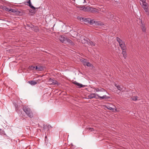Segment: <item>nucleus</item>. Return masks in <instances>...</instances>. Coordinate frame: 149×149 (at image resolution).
I'll return each mask as SVG.
<instances>
[{"mask_svg": "<svg viewBox=\"0 0 149 149\" xmlns=\"http://www.w3.org/2000/svg\"><path fill=\"white\" fill-rule=\"evenodd\" d=\"M106 108L110 110L111 111H113L114 110V109L110 106H106Z\"/></svg>", "mask_w": 149, "mask_h": 149, "instance_id": "obj_25", "label": "nucleus"}, {"mask_svg": "<svg viewBox=\"0 0 149 149\" xmlns=\"http://www.w3.org/2000/svg\"><path fill=\"white\" fill-rule=\"evenodd\" d=\"M1 130V129H0V131Z\"/></svg>", "mask_w": 149, "mask_h": 149, "instance_id": "obj_43", "label": "nucleus"}, {"mask_svg": "<svg viewBox=\"0 0 149 149\" xmlns=\"http://www.w3.org/2000/svg\"><path fill=\"white\" fill-rule=\"evenodd\" d=\"M52 83H52V85H55L57 84V85H59V84L58 83V82L56 80L53 79Z\"/></svg>", "mask_w": 149, "mask_h": 149, "instance_id": "obj_24", "label": "nucleus"}, {"mask_svg": "<svg viewBox=\"0 0 149 149\" xmlns=\"http://www.w3.org/2000/svg\"><path fill=\"white\" fill-rule=\"evenodd\" d=\"M73 84L77 85L79 88H81V87H84V86L82 84H80L77 82L76 81H74L73 82Z\"/></svg>", "mask_w": 149, "mask_h": 149, "instance_id": "obj_8", "label": "nucleus"}, {"mask_svg": "<svg viewBox=\"0 0 149 149\" xmlns=\"http://www.w3.org/2000/svg\"><path fill=\"white\" fill-rule=\"evenodd\" d=\"M106 91L105 89L104 88H97V92H105Z\"/></svg>", "mask_w": 149, "mask_h": 149, "instance_id": "obj_16", "label": "nucleus"}, {"mask_svg": "<svg viewBox=\"0 0 149 149\" xmlns=\"http://www.w3.org/2000/svg\"><path fill=\"white\" fill-rule=\"evenodd\" d=\"M75 1H76L78 4H80L82 3L83 1V3H84L85 2H86L85 0H74Z\"/></svg>", "mask_w": 149, "mask_h": 149, "instance_id": "obj_17", "label": "nucleus"}, {"mask_svg": "<svg viewBox=\"0 0 149 149\" xmlns=\"http://www.w3.org/2000/svg\"><path fill=\"white\" fill-rule=\"evenodd\" d=\"M27 3H29V6L30 8H31L33 10L35 9H36L32 5L31 3V2L30 0H29L28 1H27Z\"/></svg>", "mask_w": 149, "mask_h": 149, "instance_id": "obj_15", "label": "nucleus"}, {"mask_svg": "<svg viewBox=\"0 0 149 149\" xmlns=\"http://www.w3.org/2000/svg\"><path fill=\"white\" fill-rule=\"evenodd\" d=\"M112 15H111L110 18H112Z\"/></svg>", "mask_w": 149, "mask_h": 149, "instance_id": "obj_40", "label": "nucleus"}, {"mask_svg": "<svg viewBox=\"0 0 149 149\" xmlns=\"http://www.w3.org/2000/svg\"><path fill=\"white\" fill-rule=\"evenodd\" d=\"M141 28L143 32H145L146 31V28L145 26L142 23V21H141Z\"/></svg>", "mask_w": 149, "mask_h": 149, "instance_id": "obj_13", "label": "nucleus"}, {"mask_svg": "<svg viewBox=\"0 0 149 149\" xmlns=\"http://www.w3.org/2000/svg\"><path fill=\"white\" fill-rule=\"evenodd\" d=\"M89 8H90V7H85V6H84L83 8V10L84 11L89 12Z\"/></svg>", "mask_w": 149, "mask_h": 149, "instance_id": "obj_23", "label": "nucleus"}, {"mask_svg": "<svg viewBox=\"0 0 149 149\" xmlns=\"http://www.w3.org/2000/svg\"><path fill=\"white\" fill-rule=\"evenodd\" d=\"M77 18L81 22H84L86 24L89 23V21H90V19L89 18H85L82 17H78Z\"/></svg>", "mask_w": 149, "mask_h": 149, "instance_id": "obj_3", "label": "nucleus"}, {"mask_svg": "<svg viewBox=\"0 0 149 149\" xmlns=\"http://www.w3.org/2000/svg\"><path fill=\"white\" fill-rule=\"evenodd\" d=\"M14 105L15 108V109H16V108H19L18 105L14 103Z\"/></svg>", "mask_w": 149, "mask_h": 149, "instance_id": "obj_35", "label": "nucleus"}, {"mask_svg": "<svg viewBox=\"0 0 149 149\" xmlns=\"http://www.w3.org/2000/svg\"><path fill=\"white\" fill-rule=\"evenodd\" d=\"M89 45H91L92 46H95V44L92 41H90L89 40L88 41V43L87 44Z\"/></svg>", "mask_w": 149, "mask_h": 149, "instance_id": "obj_20", "label": "nucleus"}, {"mask_svg": "<svg viewBox=\"0 0 149 149\" xmlns=\"http://www.w3.org/2000/svg\"><path fill=\"white\" fill-rule=\"evenodd\" d=\"M65 43H66V44L68 43L69 44H70L71 45H74V43L73 42L72 40H71L70 39H69L67 38H66V41H65Z\"/></svg>", "mask_w": 149, "mask_h": 149, "instance_id": "obj_6", "label": "nucleus"}, {"mask_svg": "<svg viewBox=\"0 0 149 149\" xmlns=\"http://www.w3.org/2000/svg\"><path fill=\"white\" fill-rule=\"evenodd\" d=\"M113 105L112 104H111V106H112Z\"/></svg>", "mask_w": 149, "mask_h": 149, "instance_id": "obj_42", "label": "nucleus"}, {"mask_svg": "<svg viewBox=\"0 0 149 149\" xmlns=\"http://www.w3.org/2000/svg\"><path fill=\"white\" fill-rule=\"evenodd\" d=\"M4 9L6 11H8L9 12H10V8H8L5 7Z\"/></svg>", "mask_w": 149, "mask_h": 149, "instance_id": "obj_33", "label": "nucleus"}, {"mask_svg": "<svg viewBox=\"0 0 149 149\" xmlns=\"http://www.w3.org/2000/svg\"><path fill=\"white\" fill-rule=\"evenodd\" d=\"M29 83L31 85H34L37 84V82L36 81H29Z\"/></svg>", "mask_w": 149, "mask_h": 149, "instance_id": "obj_19", "label": "nucleus"}, {"mask_svg": "<svg viewBox=\"0 0 149 149\" xmlns=\"http://www.w3.org/2000/svg\"><path fill=\"white\" fill-rule=\"evenodd\" d=\"M89 12L93 13L94 12H97V9L94 8L90 7V8H89Z\"/></svg>", "mask_w": 149, "mask_h": 149, "instance_id": "obj_14", "label": "nucleus"}, {"mask_svg": "<svg viewBox=\"0 0 149 149\" xmlns=\"http://www.w3.org/2000/svg\"><path fill=\"white\" fill-rule=\"evenodd\" d=\"M15 110L19 114L21 115L22 114L21 109H19V108H16V109Z\"/></svg>", "mask_w": 149, "mask_h": 149, "instance_id": "obj_21", "label": "nucleus"}, {"mask_svg": "<svg viewBox=\"0 0 149 149\" xmlns=\"http://www.w3.org/2000/svg\"><path fill=\"white\" fill-rule=\"evenodd\" d=\"M116 39L117 41L118 42L119 45H120V44L124 43V42L123 41H122V40H121L118 37H116Z\"/></svg>", "mask_w": 149, "mask_h": 149, "instance_id": "obj_12", "label": "nucleus"}, {"mask_svg": "<svg viewBox=\"0 0 149 149\" xmlns=\"http://www.w3.org/2000/svg\"><path fill=\"white\" fill-rule=\"evenodd\" d=\"M87 129L91 132L93 131L94 130V129L93 128L91 127L88 128H87Z\"/></svg>", "mask_w": 149, "mask_h": 149, "instance_id": "obj_32", "label": "nucleus"}, {"mask_svg": "<svg viewBox=\"0 0 149 149\" xmlns=\"http://www.w3.org/2000/svg\"><path fill=\"white\" fill-rule=\"evenodd\" d=\"M137 98H138V97H134L133 99H132V100H134V101H136V100H137Z\"/></svg>", "mask_w": 149, "mask_h": 149, "instance_id": "obj_34", "label": "nucleus"}, {"mask_svg": "<svg viewBox=\"0 0 149 149\" xmlns=\"http://www.w3.org/2000/svg\"><path fill=\"white\" fill-rule=\"evenodd\" d=\"M97 94H95V93H91L88 95V97L89 99H92L93 98L97 99V98L96 97Z\"/></svg>", "mask_w": 149, "mask_h": 149, "instance_id": "obj_5", "label": "nucleus"}, {"mask_svg": "<svg viewBox=\"0 0 149 149\" xmlns=\"http://www.w3.org/2000/svg\"><path fill=\"white\" fill-rule=\"evenodd\" d=\"M97 96L99 97L100 99H108L109 98V97L107 96L106 95H104L102 96H100L98 94H97Z\"/></svg>", "mask_w": 149, "mask_h": 149, "instance_id": "obj_9", "label": "nucleus"}, {"mask_svg": "<svg viewBox=\"0 0 149 149\" xmlns=\"http://www.w3.org/2000/svg\"><path fill=\"white\" fill-rule=\"evenodd\" d=\"M47 138V136H45V138Z\"/></svg>", "mask_w": 149, "mask_h": 149, "instance_id": "obj_41", "label": "nucleus"}, {"mask_svg": "<svg viewBox=\"0 0 149 149\" xmlns=\"http://www.w3.org/2000/svg\"><path fill=\"white\" fill-rule=\"evenodd\" d=\"M82 62L84 65H86L87 62L86 60L84 59L82 61Z\"/></svg>", "mask_w": 149, "mask_h": 149, "instance_id": "obj_28", "label": "nucleus"}, {"mask_svg": "<svg viewBox=\"0 0 149 149\" xmlns=\"http://www.w3.org/2000/svg\"><path fill=\"white\" fill-rule=\"evenodd\" d=\"M121 49L123 50H124L126 48L125 45V43L119 45Z\"/></svg>", "mask_w": 149, "mask_h": 149, "instance_id": "obj_18", "label": "nucleus"}, {"mask_svg": "<svg viewBox=\"0 0 149 149\" xmlns=\"http://www.w3.org/2000/svg\"><path fill=\"white\" fill-rule=\"evenodd\" d=\"M89 24L91 25H95L98 26L101 25L103 24L102 23L100 22H96L94 19H91L90 21H89Z\"/></svg>", "mask_w": 149, "mask_h": 149, "instance_id": "obj_4", "label": "nucleus"}, {"mask_svg": "<svg viewBox=\"0 0 149 149\" xmlns=\"http://www.w3.org/2000/svg\"><path fill=\"white\" fill-rule=\"evenodd\" d=\"M142 2V3H143L144 2H146V0H140Z\"/></svg>", "mask_w": 149, "mask_h": 149, "instance_id": "obj_38", "label": "nucleus"}, {"mask_svg": "<svg viewBox=\"0 0 149 149\" xmlns=\"http://www.w3.org/2000/svg\"><path fill=\"white\" fill-rule=\"evenodd\" d=\"M86 65L88 67H91L92 65L89 62H87Z\"/></svg>", "mask_w": 149, "mask_h": 149, "instance_id": "obj_31", "label": "nucleus"}, {"mask_svg": "<svg viewBox=\"0 0 149 149\" xmlns=\"http://www.w3.org/2000/svg\"><path fill=\"white\" fill-rule=\"evenodd\" d=\"M89 40L87 38H84L81 40V42L82 43L87 44Z\"/></svg>", "mask_w": 149, "mask_h": 149, "instance_id": "obj_10", "label": "nucleus"}, {"mask_svg": "<svg viewBox=\"0 0 149 149\" xmlns=\"http://www.w3.org/2000/svg\"><path fill=\"white\" fill-rule=\"evenodd\" d=\"M66 38H67L64 37L63 36H61L59 37V39L61 42L65 43Z\"/></svg>", "mask_w": 149, "mask_h": 149, "instance_id": "obj_7", "label": "nucleus"}, {"mask_svg": "<svg viewBox=\"0 0 149 149\" xmlns=\"http://www.w3.org/2000/svg\"><path fill=\"white\" fill-rule=\"evenodd\" d=\"M29 68L30 69L33 70H35V66H33L32 65L30 66H29Z\"/></svg>", "mask_w": 149, "mask_h": 149, "instance_id": "obj_29", "label": "nucleus"}, {"mask_svg": "<svg viewBox=\"0 0 149 149\" xmlns=\"http://www.w3.org/2000/svg\"><path fill=\"white\" fill-rule=\"evenodd\" d=\"M53 79H52L51 78H50L48 81V82L49 83V84L52 85V83H53L52 82L53 81Z\"/></svg>", "mask_w": 149, "mask_h": 149, "instance_id": "obj_26", "label": "nucleus"}, {"mask_svg": "<svg viewBox=\"0 0 149 149\" xmlns=\"http://www.w3.org/2000/svg\"><path fill=\"white\" fill-rule=\"evenodd\" d=\"M23 109L29 117L30 118H32L33 117V113L28 106H24L23 108Z\"/></svg>", "mask_w": 149, "mask_h": 149, "instance_id": "obj_1", "label": "nucleus"}, {"mask_svg": "<svg viewBox=\"0 0 149 149\" xmlns=\"http://www.w3.org/2000/svg\"><path fill=\"white\" fill-rule=\"evenodd\" d=\"M141 5L143 8L144 10L146 13V14L149 16V9L148 8V5L147 3L146 2H143V3H140Z\"/></svg>", "mask_w": 149, "mask_h": 149, "instance_id": "obj_2", "label": "nucleus"}, {"mask_svg": "<svg viewBox=\"0 0 149 149\" xmlns=\"http://www.w3.org/2000/svg\"><path fill=\"white\" fill-rule=\"evenodd\" d=\"M49 125H48V126H47V125H44L43 126V128L44 129H47V131L49 130ZM50 127H51V126H50Z\"/></svg>", "mask_w": 149, "mask_h": 149, "instance_id": "obj_22", "label": "nucleus"}, {"mask_svg": "<svg viewBox=\"0 0 149 149\" xmlns=\"http://www.w3.org/2000/svg\"><path fill=\"white\" fill-rule=\"evenodd\" d=\"M42 68L41 67H39L38 68V70H39V71H41L42 70Z\"/></svg>", "mask_w": 149, "mask_h": 149, "instance_id": "obj_36", "label": "nucleus"}, {"mask_svg": "<svg viewBox=\"0 0 149 149\" xmlns=\"http://www.w3.org/2000/svg\"><path fill=\"white\" fill-rule=\"evenodd\" d=\"M122 54L124 58H125L126 57V53L125 51H123Z\"/></svg>", "mask_w": 149, "mask_h": 149, "instance_id": "obj_27", "label": "nucleus"}, {"mask_svg": "<svg viewBox=\"0 0 149 149\" xmlns=\"http://www.w3.org/2000/svg\"><path fill=\"white\" fill-rule=\"evenodd\" d=\"M35 66V70H38V67L37 66Z\"/></svg>", "mask_w": 149, "mask_h": 149, "instance_id": "obj_39", "label": "nucleus"}, {"mask_svg": "<svg viewBox=\"0 0 149 149\" xmlns=\"http://www.w3.org/2000/svg\"><path fill=\"white\" fill-rule=\"evenodd\" d=\"M10 12L15 13L16 12L15 9H12L11 8H10Z\"/></svg>", "mask_w": 149, "mask_h": 149, "instance_id": "obj_30", "label": "nucleus"}, {"mask_svg": "<svg viewBox=\"0 0 149 149\" xmlns=\"http://www.w3.org/2000/svg\"><path fill=\"white\" fill-rule=\"evenodd\" d=\"M93 88L94 90V92H97V88H95L94 87V88Z\"/></svg>", "mask_w": 149, "mask_h": 149, "instance_id": "obj_37", "label": "nucleus"}, {"mask_svg": "<svg viewBox=\"0 0 149 149\" xmlns=\"http://www.w3.org/2000/svg\"><path fill=\"white\" fill-rule=\"evenodd\" d=\"M115 86L117 88L118 90L120 91H123L124 89L122 86H120L119 85H115Z\"/></svg>", "mask_w": 149, "mask_h": 149, "instance_id": "obj_11", "label": "nucleus"}]
</instances>
